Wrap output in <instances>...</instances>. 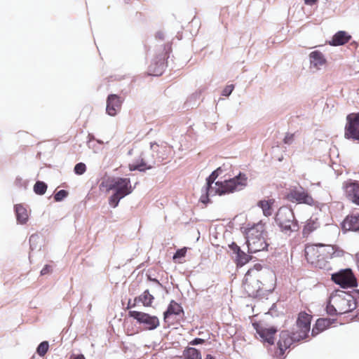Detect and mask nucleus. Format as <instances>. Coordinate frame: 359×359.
Instances as JSON below:
<instances>
[{
  "label": "nucleus",
  "instance_id": "obj_1",
  "mask_svg": "<svg viewBox=\"0 0 359 359\" xmlns=\"http://www.w3.org/2000/svg\"><path fill=\"white\" fill-rule=\"evenodd\" d=\"M311 326V316L305 312L299 314L296 323V328L290 333L287 330H283L280 334V339L278 341V349L276 354L283 355L285 351L294 342L299 341L306 337Z\"/></svg>",
  "mask_w": 359,
  "mask_h": 359
},
{
  "label": "nucleus",
  "instance_id": "obj_2",
  "mask_svg": "<svg viewBox=\"0 0 359 359\" xmlns=\"http://www.w3.org/2000/svg\"><path fill=\"white\" fill-rule=\"evenodd\" d=\"M264 225L259 222L250 228L246 233L248 252L255 253L266 250L269 244L265 239Z\"/></svg>",
  "mask_w": 359,
  "mask_h": 359
},
{
  "label": "nucleus",
  "instance_id": "obj_3",
  "mask_svg": "<svg viewBox=\"0 0 359 359\" xmlns=\"http://www.w3.org/2000/svg\"><path fill=\"white\" fill-rule=\"evenodd\" d=\"M275 222L281 231L285 234H290L299 229L298 222L295 219L294 212L287 207L279 208L275 217Z\"/></svg>",
  "mask_w": 359,
  "mask_h": 359
},
{
  "label": "nucleus",
  "instance_id": "obj_4",
  "mask_svg": "<svg viewBox=\"0 0 359 359\" xmlns=\"http://www.w3.org/2000/svg\"><path fill=\"white\" fill-rule=\"evenodd\" d=\"M248 184L246 175L240 172L233 178L225 180L223 182H217V194L224 195L243 190Z\"/></svg>",
  "mask_w": 359,
  "mask_h": 359
},
{
  "label": "nucleus",
  "instance_id": "obj_5",
  "mask_svg": "<svg viewBox=\"0 0 359 359\" xmlns=\"http://www.w3.org/2000/svg\"><path fill=\"white\" fill-rule=\"evenodd\" d=\"M100 189L105 188L106 191L113 190L115 194L124 198L132 191L130 180L128 178L116 177L102 181L100 185Z\"/></svg>",
  "mask_w": 359,
  "mask_h": 359
},
{
  "label": "nucleus",
  "instance_id": "obj_6",
  "mask_svg": "<svg viewBox=\"0 0 359 359\" xmlns=\"http://www.w3.org/2000/svg\"><path fill=\"white\" fill-rule=\"evenodd\" d=\"M250 269V273L261 283V287L266 290L270 291L275 284L276 275L274 272L267 267H262L259 264H256Z\"/></svg>",
  "mask_w": 359,
  "mask_h": 359
},
{
  "label": "nucleus",
  "instance_id": "obj_7",
  "mask_svg": "<svg viewBox=\"0 0 359 359\" xmlns=\"http://www.w3.org/2000/svg\"><path fill=\"white\" fill-rule=\"evenodd\" d=\"M330 302L336 305L339 314L351 312L356 308V302L353 297L345 292L332 295Z\"/></svg>",
  "mask_w": 359,
  "mask_h": 359
},
{
  "label": "nucleus",
  "instance_id": "obj_8",
  "mask_svg": "<svg viewBox=\"0 0 359 359\" xmlns=\"http://www.w3.org/2000/svg\"><path fill=\"white\" fill-rule=\"evenodd\" d=\"M287 198L292 203H302L311 206L315 204L311 194L302 186L292 187L287 194Z\"/></svg>",
  "mask_w": 359,
  "mask_h": 359
},
{
  "label": "nucleus",
  "instance_id": "obj_9",
  "mask_svg": "<svg viewBox=\"0 0 359 359\" xmlns=\"http://www.w3.org/2000/svg\"><path fill=\"white\" fill-rule=\"evenodd\" d=\"M222 168L219 167L217 170L213 171L211 175L206 179V185L202 189V195L200 198V201L203 203H206L208 202L209 196H213L217 194V189L216 187H217V186L216 185V182L215 183V186L212 184L219 175L222 174Z\"/></svg>",
  "mask_w": 359,
  "mask_h": 359
},
{
  "label": "nucleus",
  "instance_id": "obj_10",
  "mask_svg": "<svg viewBox=\"0 0 359 359\" xmlns=\"http://www.w3.org/2000/svg\"><path fill=\"white\" fill-rule=\"evenodd\" d=\"M332 280L343 288H351L357 285V281L350 269L341 270L332 275Z\"/></svg>",
  "mask_w": 359,
  "mask_h": 359
},
{
  "label": "nucleus",
  "instance_id": "obj_11",
  "mask_svg": "<svg viewBox=\"0 0 359 359\" xmlns=\"http://www.w3.org/2000/svg\"><path fill=\"white\" fill-rule=\"evenodd\" d=\"M128 314L130 317L135 319L137 323L143 324L146 330H153L159 326V320L155 316H150L148 313L137 311H130Z\"/></svg>",
  "mask_w": 359,
  "mask_h": 359
},
{
  "label": "nucleus",
  "instance_id": "obj_12",
  "mask_svg": "<svg viewBox=\"0 0 359 359\" xmlns=\"http://www.w3.org/2000/svg\"><path fill=\"white\" fill-rule=\"evenodd\" d=\"M243 287L249 297H257L260 295L262 289L261 283L259 282V279L254 277L252 274L251 275L250 269L245 275Z\"/></svg>",
  "mask_w": 359,
  "mask_h": 359
},
{
  "label": "nucleus",
  "instance_id": "obj_13",
  "mask_svg": "<svg viewBox=\"0 0 359 359\" xmlns=\"http://www.w3.org/2000/svg\"><path fill=\"white\" fill-rule=\"evenodd\" d=\"M320 244L309 245L305 248V257L308 262L316 267L323 268L322 252Z\"/></svg>",
  "mask_w": 359,
  "mask_h": 359
},
{
  "label": "nucleus",
  "instance_id": "obj_14",
  "mask_svg": "<svg viewBox=\"0 0 359 359\" xmlns=\"http://www.w3.org/2000/svg\"><path fill=\"white\" fill-rule=\"evenodd\" d=\"M345 137L359 141V114L347 116Z\"/></svg>",
  "mask_w": 359,
  "mask_h": 359
},
{
  "label": "nucleus",
  "instance_id": "obj_15",
  "mask_svg": "<svg viewBox=\"0 0 359 359\" xmlns=\"http://www.w3.org/2000/svg\"><path fill=\"white\" fill-rule=\"evenodd\" d=\"M155 163L154 161V158L152 157L151 159L148 158L144 153H142L141 156L135 159L133 163H130L128 167L130 170H139L140 172H144L146 170H149L153 167V165Z\"/></svg>",
  "mask_w": 359,
  "mask_h": 359
},
{
  "label": "nucleus",
  "instance_id": "obj_16",
  "mask_svg": "<svg viewBox=\"0 0 359 359\" xmlns=\"http://www.w3.org/2000/svg\"><path fill=\"white\" fill-rule=\"evenodd\" d=\"M320 247L321 248L323 267L325 266V264L327 259H332L334 257H341L344 255V253L343 250L340 249L336 245H325L320 244Z\"/></svg>",
  "mask_w": 359,
  "mask_h": 359
},
{
  "label": "nucleus",
  "instance_id": "obj_17",
  "mask_svg": "<svg viewBox=\"0 0 359 359\" xmlns=\"http://www.w3.org/2000/svg\"><path fill=\"white\" fill-rule=\"evenodd\" d=\"M229 248L231 251L237 266H242L249 262L250 257L242 251L236 243L232 242L229 245Z\"/></svg>",
  "mask_w": 359,
  "mask_h": 359
},
{
  "label": "nucleus",
  "instance_id": "obj_18",
  "mask_svg": "<svg viewBox=\"0 0 359 359\" xmlns=\"http://www.w3.org/2000/svg\"><path fill=\"white\" fill-rule=\"evenodd\" d=\"M121 101L120 97L114 94L109 95L107 100V113L111 116H115L121 109Z\"/></svg>",
  "mask_w": 359,
  "mask_h": 359
},
{
  "label": "nucleus",
  "instance_id": "obj_19",
  "mask_svg": "<svg viewBox=\"0 0 359 359\" xmlns=\"http://www.w3.org/2000/svg\"><path fill=\"white\" fill-rule=\"evenodd\" d=\"M341 228L344 231H358L359 213L348 215L341 223Z\"/></svg>",
  "mask_w": 359,
  "mask_h": 359
},
{
  "label": "nucleus",
  "instance_id": "obj_20",
  "mask_svg": "<svg viewBox=\"0 0 359 359\" xmlns=\"http://www.w3.org/2000/svg\"><path fill=\"white\" fill-rule=\"evenodd\" d=\"M257 334L259 335L261 340L267 343L269 345H272L274 343L273 335L277 332L276 328L271 327L269 328H257L256 327Z\"/></svg>",
  "mask_w": 359,
  "mask_h": 359
},
{
  "label": "nucleus",
  "instance_id": "obj_21",
  "mask_svg": "<svg viewBox=\"0 0 359 359\" xmlns=\"http://www.w3.org/2000/svg\"><path fill=\"white\" fill-rule=\"evenodd\" d=\"M311 68L316 70L320 69L326 63L324 55L319 50L312 51L309 54Z\"/></svg>",
  "mask_w": 359,
  "mask_h": 359
},
{
  "label": "nucleus",
  "instance_id": "obj_22",
  "mask_svg": "<svg viewBox=\"0 0 359 359\" xmlns=\"http://www.w3.org/2000/svg\"><path fill=\"white\" fill-rule=\"evenodd\" d=\"M165 67L164 57H157L149 67V74L153 76H160L163 74Z\"/></svg>",
  "mask_w": 359,
  "mask_h": 359
},
{
  "label": "nucleus",
  "instance_id": "obj_23",
  "mask_svg": "<svg viewBox=\"0 0 359 359\" xmlns=\"http://www.w3.org/2000/svg\"><path fill=\"white\" fill-rule=\"evenodd\" d=\"M334 321V319H330L328 318L318 319L312 329V335L316 336L320 332L324 331L327 327H329L330 325H332Z\"/></svg>",
  "mask_w": 359,
  "mask_h": 359
},
{
  "label": "nucleus",
  "instance_id": "obj_24",
  "mask_svg": "<svg viewBox=\"0 0 359 359\" xmlns=\"http://www.w3.org/2000/svg\"><path fill=\"white\" fill-rule=\"evenodd\" d=\"M351 36L344 31H339L332 37L331 42L332 46L344 45L349 41Z\"/></svg>",
  "mask_w": 359,
  "mask_h": 359
},
{
  "label": "nucleus",
  "instance_id": "obj_25",
  "mask_svg": "<svg viewBox=\"0 0 359 359\" xmlns=\"http://www.w3.org/2000/svg\"><path fill=\"white\" fill-rule=\"evenodd\" d=\"M183 312L182 307L174 300H172L168 305L167 310L163 313L164 320H165L171 315L179 316Z\"/></svg>",
  "mask_w": 359,
  "mask_h": 359
},
{
  "label": "nucleus",
  "instance_id": "obj_26",
  "mask_svg": "<svg viewBox=\"0 0 359 359\" xmlns=\"http://www.w3.org/2000/svg\"><path fill=\"white\" fill-rule=\"evenodd\" d=\"M320 224L317 217H311L306 222L303 229L304 236L309 235L320 226Z\"/></svg>",
  "mask_w": 359,
  "mask_h": 359
},
{
  "label": "nucleus",
  "instance_id": "obj_27",
  "mask_svg": "<svg viewBox=\"0 0 359 359\" xmlns=\"http://www.w3.org/2000/svg\"><path fill=\"white\" fill-rule=\"evenodd\" d=\"M15 211L16 214L17 221L23 224L28 219L27 210L20 204L15 205Z\"/></svg>",
  "mask_w": 359,
  "mask_h": 359
},
{
  "label": "nucleus",
  "instance_id": "obj_28",
  "mask_svg": "<svg viewBox=\"0 0 359 359\" xmlns=\"http://www.w3.org/2000/svg\"><path fill=\"white\" fill-rule=\"evenodd\" d=\"M150 148L153 152L156 153V156L159 161H162L165 158V152L166 151L167 146L163 144L159 145L156 142H151L150 144Z\"/></svg>",
  "mask_w": 359,
  "mask_h": 359
},
{
  "label": "nucleus",
  "instance_id": "obj_29",
  "mask_svg": "<svg viewBox=\"0 0 359 359\" xmlns=\"http://www.w3.org/2000/svg\"><path fill=\"white\" fill-rule=\"evenodd\" d=\"M154 297L148 290H146L141 295L135 299V302H142L144 306H149L151 304Z\"/></svg>",
  "mask_w": 359,
  "mask_h": 359
},
{
  "label": "nucleus",
  "instance_id": "obj_30",
  "mask_svg": "<svg viewBox=\"0 0 359 359\" xmlns=\"http://www.w3.org/2000/svg\"><path fill=\"white\" fill-rule=\"evenodd\" d=\"M184 356L186 359H201L200 352L195 348H188L184 351Z\"/></svg>",
  "mask_w": 359,
  "mask_h": 359
},
{
  "label": "nucleus",
  "instance_id": "obj_31",
  "mask_svg": "<svg viewBox=\"0 0 359 359\" xmlns=\"http://www.w3.org/2000/svg\"><path fill=\"white\" fill-rule=\"evenodd\" d=\"M258 206L260 207L262 210L263 214L268 217L271 215V203L269 201H260L258 203Z\"/></svg>",
  "mask_w": 359,
  "mask_h": 359
},
{
  "label": "nucleus",
  "instance_id": "obj_32",
  "mask_svg": "<svg viewBox=\"0 0 359 359\" xmlns=\"http://www.w3.org/2000/svg\"><path fill=\"white\" fill-rule=\"evenodd\" d=\"M358 192H359V184L357 182H351L346 186V193L348 198Z\"/></svg>",
  "mask_w": 359,
  "mask_h": 359
},
{
  "label": "nucleus",
  "instance_id": "obj_33",
  "mask_svg": "<svg viewBox=\"0 0 359 359\" xmlns=\"http://www.w3.org/2000/svg\"><path fill=\"white\" fill-rule=\"evenodd\" d=\"M47 190V184L42 181H37L34 186V191L38 195H43Z\"/></svg>",
  "mask_w": 359,
  "mask_h": 359
},
{
  "label": "nucleus",
  "instance_id": "obj_34",
  "mask_svg": "<svg viewBox=\"0 0 359 359\" xmlns=\"http://www.w3.org/2000/svg\"><path fill=\"white\" fill-rule=\"evenodd\" d=\"M48 348V342L46 341H42L38 346L36 352L40 356H43L47 353Z\"/></svg>",
  "mask_w": 359,
  "mask_h": 359
},
{
  "label": "nucleus",
  "instance_id": "obj_35",
  "mask_svg": "<svg viewBox=\"0 0 359 359\" xmlns=\"http://www.w3.org/2000/svg\"><path fill=\"white\" fill-rule=\"evenodd\" d=\"M40 240V237L37 234H32L29 237L30 250L33 251L37 248V243Z\"/></svg>",
  "mask_w": 359,
  "mask_h": 359
},
{
  "label": "nucleus",
  "instance_id": "obj_36",
  "mask_svg": "<svg viewBox=\"0 0 359 359\" xmlns=\"http://www.w3.org/2000/svg\"><path fill=\"white\" fill-rule=\"evenodd\" d=\"M74 170L76 175H83L86 170V165L83 163H79L74 166Z\"/></svg>",
  "mask_w": 359,
  "mask_h": 359
},
{
  "label": "nucleus",
  "instance_id": "obj_37",
  "mask_svg": "<svg viewBox=\"0 0 359 359\" xmlns=\"http://www.w3.org/2000/svg\"><path fill=\"white\" fill-rule=\"evenodd\" d=\"M68 196V192L66 190L62 189L58 191L54 196V199L57 202L62 201Z\"/></svg>",
  "mask_w": 359,
  "mask_h": 359
},
{
  "label": "nucleus",
  "instance_id": "obj_38",
  "mask_svg": "<svg viewBox=\"0 0 359 359\" xmlns=\"http://www.w3.org/2000/svg\"><path fill=\"white\" fill-rule=\"evenodd\" d=\"M123 198L118 195L114 194L109 199V203L112 208L118 206V203Z\"/></svg>",
  "mask_w": 359,
  "mask_h": 359
},
{
  "label": "nucleus",
  "instance_id": "obj_39",
  "mask_svg": "<svg viewBox=\"0 0 359 359\" xmlns=\"http://www.w3.org/2000/svg\"><path fill=\"white\" fill-rule=\"evenodd\" d=\"M337 310L338 309L337 308L336 305L330 301L326 307L327 313L330 316L337 315L339 314Z\"/></svg>",
  "mask_w": 359,
  "mask_h": 359
},
{
  "label": "nucleus",
  "instance_id": "obj_40",
  "mask_svg": "<svg viewBox=\"0 0 359 359\" xmlns=\"http://www.w3.org/2000/svg\"><path fill=\"white\" fill-rule=\"evenodd\" d=\"M187 250L186 248H182L177 250L176 252L174 254L172 259L176 260L177 259H180L184 257L186 255Z\"/></svg>",
  "mask_w": 359,
  "mask_h": 359
},
{
  "label": "nucleus",
  "instance_id": "obj_41",
  "mask_svg": "<svg viewBox=\"0 0 359 359\" xmlns=\"http://www.w3.org/2000/svg\"><path fill=\"white\" fill-rule=\"evenodd\" d=\"M233 89H234V86L233 84L228 85L222 90V95L223 96L228 97L231 94Z\"/></svg>",
  "mask_w": 359,
  "mask_h": 359
},
{
  "label": "nucleus",
  "instance_id": "obj_42",
  "mask_svg": "<svg viewBox=\"0 0 359 359\" xmlns=\"http://www.w3.org/2000/svg\"><path fill=\"white\" fill-rule=\"evenodd\" d=\"M283 141L285 144H291L294 142V134H287Z\"/></svg>",
  "mask_w": 359,
  "mask_h": 359
},
{
  "label": "nucleus",
  "instance_id": "obj_43",
  "mask_svg": "<svg viewBox=\"0 0 359 359\" xmlns=\"http://www.w3.org/2000/svg\"><path fill=\"white\" fill-rule=\"evenodd\" d=\"M353 203L359 205V192L353 194L351 196L348 198Z\"/></svg>",
  "mask_w": 359,
  "mask_h": 359
},
{
  "label": "nucleus",
  "instance_id": "obj_44",
  "mask_svg": "<svg viewBox=\"0 0 359 359\" xmlns=\"http://www.w3.org/2000/svg\"><path fill=\"white\" fill-rule=\"evenodd\" d=\"M50 265H45L44 267L41 271V275L43 276L46 274H48L50 271Z\"/></svg>",
  "mask_w": 359,
  "mask_h": 359
},
{
  "label": "nucleus",
  "instance_id": "obj_45",
  "mask_svg": "<svg viewBox=\"0 0 359 359\" xmlns=\"http://www.w3.org/2000/svg\"><path fill=\"white\" fill-rule=\"evenodd\" d=\"M204 339H200V338H196L194 339V340H192L190 344L191 345H198V344H201L204 342Z\"/></svg>",
  "mask_w": 359,
  "mask_h": 359
},
{
  "label": "nucleus",
  "instance_id": "obj_46",
  "mask_svg": "<svg viewBox=\"0 0 359 359\" xmlns=\"http://www.w3.org/2000/svg\"><path fill=\"white\" fill-rule=\"evenodd\" d=\"M318 0H304V4L308 6H313Z\"/></svg>",
  "mask_w": 359,
  "mask_h": 359
},
{
  "label": "nucleus",
  "instance_id": "obj_47",
  "mask_svg": "<svg viewBox=\"0 0 359 359\" xmlns=\"http://www.w3.org/2000/svg\"><path fill=\"white\" fill-rule=\"evenodd\" d=\"M148 279L151 281H153L159 287H162V285L160 283V282L156 279V278H152L151 276H148Z\"/></svg>",
  "mask_w": 359,
  "mask_h": 359
},
{
  "label": "nucleus",
  "instance_id": "obj_48",
  "mask_svg": "<svg viewBox=\"0 0 359 359\" xmlns=\"http://www.w3.org/2000/svg\"><path fill=\"white\" fill-rule=\"evenodd\" d=\"M156 37L160 39H164V34L162 32H158L156 34Z\"/></svg>",
  "mask_w": 359,
  "mask_h": 359
},
{
  "label": "nucleus",
  "instance_id": "obj_49",
  "mask_svg": "<svg viewBox=\"0 0 359 359\" xmlns=\"http://www.w3.org/2000/svg\"><path fill=\"white\" fill-rule=\"evenodd\" d=\"M74 359H86L84 355L82 354L76 355Z\"/></svg>",
  "mask_w": 359,
  "mask_h": 359
},
{
  "label": "nucleus",
  "instance_id": "obj_50",
  "mask_svg": "<svg viewBox=\"0 0 359 359\" xmlns=\"http://www.w3.org/2000/svg\"><path fill=\"white\" fill-rule=\"evenodd\" d=\"M205 359H215L211 355H208Z\"/></svg>",
  "mask_w": 359,
  "mask_h": 359
},
{
  "label": "nucleus",
  "instance_id": "obj_51",
  "mask_svg": "<svg viewBox=\"0 0 359 359\" xmlns=\"http://www.w3.org/2000/svg\"><path fill=\"white\" fill-rule=\"evenodd\" d=\"M135 302L133 304V305H132V306H135ZM130 306H131L130 301H129V302H128V308H129Z\"/></svg>",
  "mask_w": 359,
  "mask_h": 359
},
{
  "label": "nucleus",
  "instance_id": "obj_52",
  "mask_svg": "<svg viewBox=\"0 0 359 359\" xmlns=\"http://www.w3.org/2000/svg\"><path fill=\"white\" fill-rule=\"evenodd\" d=\"M97 142H98V143H100V144H101V143H102V142L101 141H100V140H97Z\"/></svg>",
  "mask_w": 359,
  "mask_h": 359
}]
</instances>
